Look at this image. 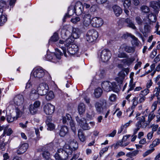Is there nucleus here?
Listing matches in <instances>:
<instances>
[{"mask_svg":"<svg viewBox=\"0 0 160 160\" xmlns=\"http://www.w3.org/2000/svg\"><path fill=\"white\" fill-rule=\"evenodd\" d=\"M48 74V72L41 67H36L33 68L31 73V79L36 78L42 79L46 80L45 76Z\"/></svg>","mask_w":160,"mask_h":160,"instance_id":"1","label":"nucleus"},{"mask_svg":"<svg viewBox=\"0 0 160 160\" xmlns=\"http://www.w3.org/2000/svg\"><path fill=\"white\" fill-rule=\"evenodd\" d=\"M55 52L54 53L51 52H47L45 58L46 60L51 61L53 62L56 63L61 59L63 53L60 51L56 48L55 49Z\"/></svg>","mask_w":160,"mask_h":160,"instance_id":"2","label":"nucleus"},{"mask_svg":"<svg viewBox=\"0 0 160 160\" xmlns=\"http://www.w3.org/2000/svg\"><path fill=\"white\" fill-rule=\"evenodd\" d=\"M101 86L103 90L107 92L112 91L118 93L120 90L119 87L118 86L115 82H111L108 81H105L102 82Z\"/></svg>","mask_w":160,"mask_h":160,"instance_id":"3","label":"nucleus"},{"mask_svg":"<svg viewBox=\"0 0 160 160\" xmlns=\"http://www.w3.org/2000/svg\"><path fill=\"white\" fill-rule=\"evenodd\" d=\"M74 39L72 38L71 36H70L65 41L62 39H60L59 41V43L57 42L56 44L57 46L61 48L62 49L63 52V54L65 57L68 56L67 54L66 48H65L63 46V44L65 46L67 49L69 47L71 46V44H72V43L74 41Z\"/></svg>","mask_w":160,"mask_h":160,"instance_id":"4","label":"nucleus"},{"mask_svg":"<svg viewBox=\"0 0 160 160\" xmlns=\"http://www.w3.org/2000/svg\"><path fill=\"white\" fill-rule=\"evenodd\" d=\"M112 54L110 51L108 49H104L98 54V58L103 62H106L110 58Z\"/></svg>","mask_w":160,"mask_h":160,"instance_id":"5","label":"nucleus"},{"mask_svg":"<svg viewBox=\"0 0 160 160\" xmlns=\"http://www.w3.org/2000/svg\"><path fill=\"white\" fill-rule=\"evenodd\" d=\"M24 102V98L22 95H18L15 96L11 101V103L14 104L16 107H20L21 108H25L26 107L23 104Z\"/></svg>","mask_w":160,"mask_h":160,"instance_id":"6","label":"nucleus"},{"mask_svg":"<svg viewBox=\"0 0 160 160\" xmlns=\"http://www.w3.org/2000/svg\"><path fill=\"white\" fill-rule=\"evenodd\" d=\"M62 122L63 124H69L70 125L73 132L75 133L76 132V128L75 127V123L70 114H67L63 116H62Z\"/></svg>","mask_w":160,"mask_h":160,"instance_id":"7","label":"nucleus"},{"mask_svg":"<svg viewBox=\"0 0 160 160\" xmlns=\"http://www.w3.org/2000/svg\"><path fill=\"white\" fill-rule=\"evenodd\" d=\"M148 109H146L144 111L142 112V114L144 115L142 117H139L137 118V119L139 121L137 123L138 125L140 127H142L143 128H145L148 125H149V123L147 121H146L145 117L147 116L148 113L147 111Z\"/></svg>","mask_w":160,"mask_h":160,"instance_id":"8","label":"nucleus"},{"mask_svg":"<svg viewBox=\"0 0 160 160\" xmlns=\"http://www.w3.org/2000/svg\"><path fill=\"white\" fill-rule=\"evenodd\" d=\"M98 36V32L93 29L88 31L86 35L87 40L90 42H93L95 41Z\"/></svg>","mask_w":160,"mask_h":160,"instance_id":"9","label":"nucleus"},{"mask_svg":"<svg viewBox=\"0 0 160 160\" xmlns=\"http://www.w3.org/2000/svg\"><path fill=\"white\" fill-rule=\"evenodd\" d=\"M49 87L48 84L45 83H42L39 84L36 89L38 94L40 96H44L48 92Z\"/></svg>","mask_w":160,"mask_h":160,"instance_id":"10","label":"nucleus"},{"mask_svg":"<svg viewBox=\"0 0 160 160\" xmlns=\"http://www.w3.org/2000/svg\"><path fill=\"white\" fill-rule=\"evenodd\" d=\"M67 50L66 51L68 55H76L78 56L81 53L78 46L76 44H71L70 47L68 48Z\"/></svg>","mask_w":160,"mask_h":160,"instance_id":"11","label":"nucleus"},{"mask_svg":"<svg viewBox=\"0 0 160 160\" xmlns=\"http://www.w3.org/2000/svg\"><path fill=\"white\" fill-rule=\"evenodd\" d=\"M130 136V135H126L124 136L122 140L118 141L116 143L114 146L115 148H117L118 146L121 147H125L128 145L129 142L128 141V139Z\"/></svg>","mask_w":160,"mask_h":160,"instance_id":"12","label":"nucleus"},{"mask_svg":"<svg viewBox=\"0 0 160 160\" xmlns=\"http://www.w3.org/2000/svg\"><path fill=\"white\" fill-rule=\"evenodd\" d=\"M76 119L79 125L83 130H88L90 128V127L87 123L86 120L84 118H79L77 116L76 117Z\"/></svg>","mask_w":160,"mask_h":160,"instance_id":"13","label":"nucleus"},{"mask_svg":"<svg viewBox=\"0 0 160 160\" xmlns=\"http://www.w3.org/2000/svg\"><path fill=\"white\" fill-rule=\"evenodd\" d=\"M55 107L51 103H48L43 107V111L47 115H51L54 112Z\"/></svg>","mask_w":160,"mask_h":160,"instance_id":"14","label":"nucleus"},{"mask_svg":"<svg viewBox=\"0 0 160 160\" xmlns=\"http://www.w3.org/2000/svg\"><path fill=\"white\" fill-rule=\"evenodd\" d=\"M103 23L102 19L98 17H95L92 18L91 25L95 28L101 27Z\"/></svg>","mask_w":160,"mask_h":160,"instance_id":"15","label":"nucleus"},{"mask_svg":"<svg viewBox=\"0 0 160 160\" xmlns=\"http://www.w3.org/2000/svg\"><path fill=\"white\" fill-rule=\"evenodd\" d=\"M91 16L89 14H85L83 22V28L86 29L89 28L90 24L91 25L92 19H91Z\"/></svg>","mask_w":160,"mask_h":160,"instance_id":"16","label":"nucleus"},{"mask_svg":"<svg viewBox=\"0 0 160 160\" xmlns=\"http://www.w3.org/2000/svg\"><path fill=\"white\" fill-rule=\"evenodd\" d=\"M106 105V101L104 99L97 102L95 104V107L97 112L101 113L103 108L105 107Z\"/></svg>","mask_w":160,"mask_h":160,"instance_id":"17","label":"nucleus"},{"mask_svg":"<svg viewBox=\"0 0 160 160\" xmlns=\"http://www.w3.org/2000/svg\"><path fill=\"white\" fill-rule=\"evenodd\" d=\"M73 8L74 12L77 15H81L84 12L83 4L80 2H77Z\"/></svg>","mask_w":160,"mask_h":160,"instance_id":"18","label":"nucleus"},{"mask_svg":"<svg viewBox=\"0 0 160 160\" xmlns=\"http://www.w3.org/2000/svg\"><path fill=\"white\" fill-rule=\"evenodd\" d=\"M5 139V137L3 135L0 136V151H4L6 149V146L8 147L10 142V140L8 139L7 142H4Z\"/></svg>","mask_w":160,"mask_h":160,"instance_id":"19","label":"nucleus"},{"mask_svg":"<svg viewBox=\"0 0 160 160\" xmlns=\"http://www.w3.org/2000/svg\"><path fill=\"white\" fill-rule=\"evenodd\" d=\"M78 144L77 142L75 140H73L69 142V144H66L64 146V148H66V149L70 150L71 151L72 150H75L78 148Z\"/></svg>","mask_w":160,"mask_h":160,"instance_id":"20","label":"nucleus"},{"mask_svg":"<svg viewBox=\"0 0 160 160\" xmlns=\"http://www.w3.org/2000/svg\"><path fill=\"white\" fill-rule=\"evenodd\" d=\"M72 29V33L71 34V37L74 39L78 38L80 35V31L78 28L71 27Z\"/></svg>","mask_w":160,"mask_h":160,"instance_id":"21","label":"nucleus"},{"mask_svg":"<svg viewBox=\"0 0 160 160\" xmlns=\"http://www.w3.org/2000/svg\"><path fill=\"white\" fill-rule=\"evenodd\" d=\"M28 147V145L27 143L20 144L17 150V154L20 155L24 153L27 151Z\"/></svg>","mask_w":160,"mask_h":160,"instance_id":"22","label":"nucleus"},{"mask_svg":"<svg viewBox=\"0 0 160 160\" xmlns=\"http://www.w3.org/2000/svg\"><path fill=\"white\" fill-rule=\"evenodd\" d=\"M63 152L67 153L68 152H70L68 151L67 149H66V148H64V147H63V149L62 148L58 149L57 150V152L55 153L54 155V158L56 160H63L61 157V154L63 153Z\"/></svg>","mask_w":160,"mask_h":160,"instance_id":"23","label":"nucleus"},{"mask_svg":"<svg viewBox=\"0 0 160 160\" xmlns=\"http://www.w3.org/2000/svg\"><path fill=\"white\" fill-rule=\"evenodd\" d=\"M59 39V37L58 34L57 32H55L49 39L48 44L52 45H53L55 44L57 46L56 43H59L57 42Z\"/></svg>","mask_w":160,"mask_h":160,"instance_id":"24","label":"nucleus"},{"mask_svg":"<svg viewBox=\"0 0 160 160\" xmlns=\"http://www.w3.org/2000/svg\"><path fill=\"white\" fill-rule=\"evenodd\" d=\"M39 95L36 89L34 88L32 89L29 95V98L32 100H35L38 99Z\"/></svg>","mask_w":160,"mask_h":160,"instance_id":"25","label":"nucleus"},{"mask_svg":"<svg viewBox=\"0 0 160 160\" xmlns=\"http://www.w3.org/2000/svg\"><path fill=\"white\" fill-rule=\"evenodd\" d=\"M26 109L25 108H21L20 107H17L15 108L13 112L15 113L16 115L15 117L17 118V119L18 118L22 116L24 109Z\"/></svg>","mask_w":160,"mask_h":160,"instance_id":"26","label":"nucleus"},{"mask_svg":"<svg viewBox=\"0 0 160 160\" xmlns=\"http://www.w3.org/2000/svg\"><path fill=\"white\" fill-rule=\"evenodd\" d=\"M68 132V128L66 126H62L59 131V135L61 137H64L66 135Z\"/></svg>","mask_w":160,"mask_h":160,"instance_id":"27","label":"nucleus"},{"mask_svg":"<svg viewBox=\"0 0 160 160\" xmlns=\"http://www.w3.org/2000/svg\"><path fill=\"white\" fill-rule=\"evenodd\" d=\"M112 9L114 13L117 17L119 16L122 12V8L117 5H114L112 7Z\"/></svg>","mask_w":160,"mask_h":160,"instance_id":"28","label":"nucleus"},{"mask_svg":"<svg viewBox=\"0 0 160 160\" xmlns=\"http://www.w3.org/2000/svg\"><path fill=\"white\" fill-rule=\"evenodd\" d=\"M120 48L122 51H125L128 53H131L134 51V49L133 47L127 46L125 44L122 45Z\"/></svg>","mask_w":160,"mask_h":160,"instance_id":"29","label":"nucleus"},{"mask_svg":"<svg viewBox=\"0 0 160 160\" xmlns=\"http://www.w3.org/2000/svg\"><path fill=\"white\" fill-rule=\"evenodd\" d=\"M8 126H4V128L3 129V132L1 135L4 136L5 137V139L6 137L5 135H7V136H10L13 132L12 129L10 128H8Z\"/></svg>","mask_w":160,"mask_h":160,"instance_id":"30","label":"nucleus"},{"mask_svg":"<svg viewBox=\"0 0 160 160\" xmlns=\"http://www.w3.org/2000/svg\"><path fill=\"white\" fill-rule=\"evenodd\" d=\"M125 22L127 24V27L133 29H136V27L133 22H132V20L129 18H127L125 19Z\"/></svg>","mask_w":160,"mask_h":160,"instance_id":"31","label":"nucleus"},{"mask_svg":"<svg viewBox=\"0 0 160 160\" xmlns=\"http://www.w3.org/2000/svg\"><path fill=\"white\" fill-rule=\"evenodd\" d=\"M73 8L74 7L72 6H70L69 7L68 13L66 14L63 19V22L65 21V19L66 17H68V16H71L73 15L74 13L75 12L74 9H73L74 8Z\"/></svg>","mask_w":160,"mask_h":160,"instance_id":"32","label":"nucleus"},{"mask_svg":"<svg viewBox=\"0 0 160 160\" xmlns=\"http://www.w3.org/2000/svg\"><path fill=\"white\" fill-rule=\"evenodd\" d=\"M102 93V90L100 88H98L95 89L94 95L96 98L100 97Z\"/></svg>","mask_w":160,"mask_h":160,"instance_id":"33","label":"nucleus"},{"mask_svg":"<svg viewBox=\"0 0 160 160\" xmlns=\"http://www.w3.org/2000/svg\"><path fill=\"white\" fill-rule=\"evenodd\" d=\"M135 60V58L134 57H128L126 59H123L122 62L125 64L128 65H129L134 62Z\"/></svg>","mask_w":160,"mask_h":160,"instance_id":"34","label":"nucleus"},{"mask_svg":"<svg viewBox=\"0 0 160 160\" xmlns=\"http://www.w3.org/2000/svg\"><path fill=\"white\" fill-rule=\"evenodd\" d=\"M46 94L45 98L47 101H50L54 99L55 97V95L53 92L51 90L48 91Z\"/></svg>","mask_w":160,"mask_h":160,"instance_id":"35","label":"nucleus"},{"mask_svg":"<svg viewBox=\"0 0 160 160\" xmlns=\"http://www.w3.org/2000/svg\"><path fill=\"white\" fill-rule=\"evenodd\" d=\"M85 106L83 103H81L79 104L78 106V110L80 114H82L85 112Z\"/></svg>","mask_w":160,"mask_h":160,"instance_id":"36","label":"nucleus"},{"mask_svg":"<svg viewBox=\"0 0 160 160\" xmlns=\"http://www.w3.org/2000/svg\"><path fill=\"white\" fill-rule=\"evenodd\" d=\"M78 137L79 140L82 142H84L86 140V137L81 130L79 129L78 132Z\"/></svg>","mask_w":160,"mask_h":160,"instance_id":"37","label":"nucleus"},{"mask_svg":"<svg viewBox=\"0 0 160 160\" xmlns=\"http://www.w3.org/2000/svg\"><path fill=\"white\" fill-rule=\"evenodd\" d=\"M46 123L48 126V129L50 131L53 130L55 128L54 124L50 122L49 119H47L46 121Z\"/></svg>","mask_w":160,"mask_h":160,"instance_id":"38","label":"nucleus"},{"mask_svg":"<svg viewBox=\"0 0 160 160\" xmlns=\"http://www.w3.org/2000/svg\"><path fill=\"white\" fill-rule=\"evenodd\" d=\"M29 110L30 112V113L31 114L34 115L36 114L38 110L35 108V107H33L32 105V104H31L29 107Z\"/></svg>","mask_w":160,"mask_h":160,"instance_id":"39","label":"nucleus"},{"mask_svg":"<svg viewBox=\"0 0 160 160\" xmlns=\"http://www.w3.org/2000/svg\"><path fill=\"white\" fill-rule=\"evenodd\" d=\"M7 119L8 122H12L14 121L17 120V118L15 116H13L12 114H10L8 115L7 117Z\"/></svg>","mask_w":160,"mask_h":160,"instance_id":"40","label":"nucleus"},{"mask_svg":"<svg viewBox=\"0 0 160 160\" xmlns=\"http://www.w3.org/2000/svg\"><path fill=\"white\" fill-rule=\"evenodd\" d=\"M151 29V27L150 26L146 25L144 26V29H141L140 30L142 33L144 34L150 32Z\"/></svg>","mask_w":160,"mask_h":160,"instance_id":"41","label":"nucleus"},{"mask_svg":"<svg viewBox=\"0 0 160 160\" xmlns=\"http://www.w3.org/2000/svg\"><path fill=\"white\" fill-rule=\"evenodd\" d=\"M69 32L68 31L64 29H62L61 31V35L62 38L65 39L69 34Z\"/></svg>","mask_w":160,"mask_h":160,"instance_id":"42","label":"nucleus"},{"mask_svg":"<svg viewBox=\"0 0 160 160\" xmlns=\"http://www.w3.org/2000/svg\"><path fill=\"white\" fill-rule=\"evenodd\" d=\"M131 38L132 39L131 41L132 44L133 46H138L139 45V41L138 38L133 35L131 36Z\"/></svg>","mask_w":160,"mask_h":160,"instance_id":"43","label":"nucleus"},{"mask_svg":"<svg viewBox=\"0 0 160 160\" xmlns=\"http://www.w3.org/2000/svg\"><path fill=\"white\" fill-rule=\"evenodd\" d=\"M123 6L125 8H128L130 6L131 2L130 0H122Z\"/></svg>","mask_w":160,"mask_h":160,"instance_id":"44","label":"nucleus"},{"mask_svg":"<svg viewBox=\"0 0 160 160\" xmlns=\"http://www.w3.org/2000/svg\"><path fill=\"white\" fill-rule=\"evenodd\" d=\"M138 98L136 97H134L132 99V106L131 107L132 109L134 108L138 105Z\"/></svg>","mask_w":160,"mask_h":160,"instance_id":"45","label":"nucleus"},{"mask_svg":"<svg viewBox=\"0 0 160 160\" xmlns=\"http://www.w3.org/2000/svg\"><path fill=\"white\" fill-rule=\"evenodd\" d=\"M148 22L150 21H152L153 22L154 21H155L156 19V16L151 13L149 14L148 17Z\"/></svg>","mask_w":160,"mask_h":160,"instance_id":"46","label":"nucleus"},{"mask_svg":"<svg viewBox=\"0 0 160 160\" xmlns=\"http://www.w3.org/2000/svg\"><path fill=\"white\" fill-rule=\"evenodd\" d=\"M123 51H122V49H121L120 48V49L118 54V57L119 58H124L126 57L127 54L123 52Z\"/></svg>","mask_w":160,"mask_h":160,"instance_id":"47","label":"nucleus"},{"mask_svg":"<svg viewBox=\"0 0 160 160\" xmlns=\"http://www.w3.org/2000/svg\"><path fill=\"white\" fill-rule=\"evenodd\" d=\"M94 116V114L93 113V112H88L86 113V118L88 120H92Z\"/></svg>","mask_w":160,"mask_h":160,"instance_id":"48","label":"nucleus"},{"mask_svg":"<svg viewBox=\"0 0 160 160\" xmlns=\"http://www.w3.org/2000/svg\"><path fill=\"white\" fill-rule=\"evenodd\" d=\"M155 116V115L154 113V112L151 111L148 115V122L150 123V122L153 119Z\"/></svg>","mask_w":160,"mask_h":160,"instance_id":"49","label":"nucleus"},{"mask_svg":"<svg viewBox=\"0 0 160 160\" xmlns=\"http://www.w3.org/2000/svg\"><path fill=\"white\" fill-rule=\"evenodd\" d=\"M88 2H86L83 4V8H84L85 12L90 10L91 7V5L88 3Z\"/></svg>","mask_w":160,"mask_h":160,"instance_id":"50","label":"nucleus"},{"mask_svg":"<svg viewBox=\"0 0 160 160\" xmlns=\"http://www.w3.org/2000/svg\"><path fill=\"white\" fill-rule=\"evenodd\" d=\"M149 92V90L148 88H146L141 92L140 95H142V96L145 97L147 95Z\"/></svg>","mask_w":160,"mask_h":160,"instance_id":"51","label":"nucleus"},{"mask_svg":"<svg viewBox=\"0 0 160 160\" xmlns=\"http://www.w3.org/2000/svg\"><path fill=\"white\" fill-rule=\"evenodd\" d=\"M160 143V139H156L152 142V144L150 145V147H151L152 146L153 147H155L156 146L158 145Z\"/></svg>","mask_w":160,"mask_h":160,"instance_id":"52","label":"nucleus"},{"mask_svg":"<svg viewBox=\"0 0 160 160\" xmlns=\"http://www.w3.org/2000/svg\"><path fill=\"white\" fill-rule=\"evenodd\" d=\"M32 104L33 107L38 110L41 104V102L39 101H36L33 104Z\"/></svg>","mask_w":160,"mask_h":160,"instance_id":"53","label":"nucleus"},{"mask_svg":"<svg viewBox=\"0 0 160 160\" xmlns=\"http://www.w3.org/2000/svg\"><path fill=\"white\" fill-rule=\"evenodd\" d=\"M154 150V148H152L151 149H149L146 152H145L143 154V156L144 157H145L147 156H148L149 154H150Z\"/></svg>","mask_w":160,"mask_h":160,"instance_id":"54","label":"nucleus"},{"mask_svg":"<svg viewBox=\"0 0 160 160\" xmlns=\"http://www.w3.org/2000/svg\"><path fill=\"white\" fill-rule=\"evenodd\" d=\"M138 150H135L132 152H130L127 153L126 155L127 156H136L138 154Z\"/></svg>","mask_w":160,"mask_h":160,"instance_id":"55","label":"nucleus"},{"mask_svg":"<svg viewBox=\"0 0 160 160\" xmlns=\"http://www.w3.org/2000/svg\"><path fill=\"white\" fill-rule=\"evenodd\" d=\"M133 112V109H132V108H129L127 110V115L129 117L132 116Z\"/></svg>","mask_w":160,"mask_h":160,"instance_id":"56","label":"nucleus"},{"mask_svg":"<svg viewBox=\"0 0 160 160\" xmlns=\"http://www.w3.org/2000/svg\"><path fill=\"white\" fill-rule=\"evenodd\" d=\"M142 11L144 13H148L149 11V8L146 6H142L141 8Z\"/></svg>","mask_w":160,"mask_h":160,"instance_id":"57","label":"nucleus"},{"mask_svg":"<svg viewBox=\"0 0 160 160\" xmlns=\"http://www.w3.org/2000/svg\"><path fill=\"white\" fill-rule=\"evenodd\" d=\"M159 27L160 25H159L158 22H157L155 26L156 30L155 32L158 35H160V30L158 31V28H159Z\"/></svg>","mask_w":160,"mask_h":160,"instance_id":"58","label":"nucleus"},{"mask_svg":"<svg viewBox=\"0 0 160 160\" xmlns=\"http://www.w3.org/2000/svg\"><path fill=\"white\" fill-rule=\"evenodd\" d=\"M160 92V87L158 86L157 87H156L154 89V95L155 96L158 95H159Z\"/></svg>","mask_w":160,"mask_h":160,"instance_id":"59","label":"nucleus"},{"mask_svg":"<svg viewBox=\"0 0 160 160\" xmlns=\"http://www.w3.org/2000/svg\"><path fill=\"white\" fill-rule=\"evenodd\" d=\"M157 53V49H153L150 54V57L151 58H153Z\"/></svg>","mask_w":160,"mask_h":160,"instance_id":"60","label":"nucleus"},{"mask_svg":"<svg viewBox=\"0 0 160 160\" xmlns=\"http://www.w3.org/2000/svg\"><path fill=\"white\" fill-rule=\"evenodd\" d=\"M80 21V18L78 17H76L72 18L71 20V22L74 24H76L78 22Z\"/></svg>","mask_w":160,"mask_h":160,"instance_id":"61","label":"nucleus"},{"mask_svg":"<svg viewBox=\"0 0 160 160\" xmlns=\"http://www.w3.org/2000/svg\"><path fill=\"white\" fill-rule=\"evenodd\" d=\"M129 87V88L128 90V92L133 90L135 87V84L133 83V81H130Z\"/></svg>","mask_w":160,"mask_h":160,"instance_id":"62","label":"nucleus"},{"mask_svg":"<svg viewBox=\"0 0 160 160\" xmlns=\"http://www.w3.org/2000/svg\"><path fill=\"white\" fill-rule=\"evenodd\" d=\"M124 78L118 76L115 78V80L119 83L122 84L123 82Z\"/></svg>","mask_w":160,"mask_h":160,"instance_id":"63","label":"nucleus"},{"mask_svg":"<svg viewBox=\"0 0 160 160\" xmlns=\"http://www.w3.org/2000/svg\"><path fill=\"white\" fill-rule=\"evenodd\" d=\"M117 99L116 95L114 94H112L109 97V100L111 102L115 101Z\"/></svg>","mask_w":160,"mask_h":160,"instance_id":"64","label":"nucleus"}]
</instances>
